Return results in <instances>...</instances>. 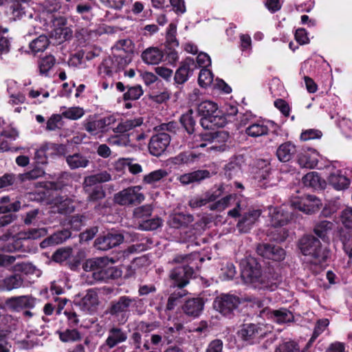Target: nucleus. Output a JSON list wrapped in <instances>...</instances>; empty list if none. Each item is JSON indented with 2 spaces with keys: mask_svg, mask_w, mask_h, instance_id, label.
Here are the masks:
<instances>
[{
  "mask_svg": "<svg viewBox=\"0 0 352 352\" xmlns=\"http://www.w3.org/2000/svg\"><path fill=\"white\" fill-rule=\"evenodd\" d=\"M241 278L248 285L255 288L274 290L278 281V276L271 273L261 272L260 264L254 258L241 262Z\"/></svg>",
  "mask_w": 352,
  "mask_h": 352,
  "instance_id": "nucleus-1",
  "label": "nucleus"
},
{
  "mask_svg": "<svg viewBox=\"0 0 352 352\" xmlns=\"http://www.w3.org/2000/svg\"><path fill=\"white\" fill-rule=\"evenodd\" d=\"M299 248L302 254L308 257V260L314 265H322L329 255L327 249L313 235L302 237L299 241Z\"/></svg>",
  "mask_w": 352,
  "mask_h": 352,
  "instance_id": "nucleus-2",
  "label": "nucleus"
},
{
  "mask_svg": "<svg viewBox=\"0 0 352 352\" xmlns=\"http://www.w3.org/2000/svg\"><path fill=\"white\" fill-rule=\"evenodd\" d=\"M192 138V142H188L189 148L207 147L208 151L221 152L226 148V143L228 139V134L224 131H219L214 134L205 133L195 135Z\"/></svg>",
  "mask_w": 352,
  "mask_h": 352,
  "instance_id": "nucleus-3",
  "label": "nucleus"
},
{
  "mask_svg": "<svg viewBox=\"0 0 352 352\" xmlns=\"http://www.w3.org/2000/svg\"><path fill=\"white\" fill-rule=\"evenodd\" d=\"M190 259V255H177L173 259V263L182 264L181 266L172 270L170 274L174 287L182 288L188 283V280L193 274L192 267L188 265Z\"/></svg>",
  "mask_w": 352,
  "mask_h": 352,
  "instance_id": "nucleus-4",
  "label": "nucleus"
},
{
  "mask_svg": "<svg viewBox=\"0 0 352 352\" xmlns=\"http://www.w3.org/2000/svg\"><path fill=\"white\" fill-rule=\"evenodd\" d=\"M197 111L203 116L201 119L203 127H223L225 125V119L219 115L216 103L210 100L203 101L198 105Z\"/></svg>",
  "mask_w": 352,
  "mask_h": 352,
  "instance_id": "nucleus-5",
  "label": "nucleus"
},
{
  "mask_svg": "<svg viewBox=\"0 0 352 352\" xmlns=\"http://www.w3.org/2000/svg\"><path fill=\"white\" fill-rule=\"evenodd\" d=\"M241 303L240 298L230 294H221L213 302V308L225 316H231Z\"/></svg>",
  "mask_w": 352,
  "mask_h": 352,
  "instance_id": "nucleus-6",
  "label": "nucleus"
},
{
  "mask_svg": "<svg viewBox=\"0 0 352 352\" xmlns=\"http://www.w3.org/2000/svg\"><path fill=\"white\" fill-rule=\"evenodd\" d=\"M136 302V299L127 296H120L118 300L111 302L109 309V313L111 316H120L121 319L119 321L124 323L128 319L126 314L130 311V308Z\"/></svg>",
  "mask_w": 352,
  "mask_h": 352,
  "instance_id": "nucleus-7",
  "label": "nucleus"
},
{
  "mask_svg": "<svg viewBox=\"0 0 352 352\" xmlns=\"http://www.w3.org/2000/svg\"><path fill=\"white\" fill-rule=\"evenodd\" d=\"M111 176L107 171H102L98 174L85 177L84 180V188L86 191L93 190V194L89 198H102L103 192L99 186H95L98 183L106 182L111 180Z\"/></svg>",
  "mask_w": 352,
  "mask_h": 352,
  "instance_id": "nucleus-8",
  "label": "nucleus"
},
{
  "mask_svg": "<svg viewBox=\"0 0 352 352\" xmlns=\"http://www.w3.org/2000/svg\"><path fill=\"white\" fill-rule=\"evenodd\" d=\"M131 61V57L130 55L122 54L120 52V54L105 59L102 65L106 69V73L110 74L112 72H117L123 69Z\"/></svg>",
  "mask_w": 352,
  "mask_h": 352,
  "instance_id": "nucleus-9",
  "label": "nucleus"
},
{
  "mask_svg": "<svg viewBox=\"0 0 352 352\" xmlns=\"http://www.w3.org/2000/svg\"><path fill=\"white\" fill-rule=\"evenodd\" d=\"M170 142V137L166 133H160L151 137L148 149L154 156L161 155L167 148Z\"/></svg>",
  "mask_w": 352,
  "mask_h": 352,
  "instance_id": "nucleus-10",
  "label": "nucleus"
},
{
  "mask_svg": "<svg viewBox=\"0 0 352 352\" xmlns=\"http://www.w3.org/2000/svg\"><path fill=\"white\" fill-rule=\"evenodd\" d=\"M257 253L267 259L275 261H283L285 258V251L278 245L267 243L258 244L256 248Z\"/></svg>",
  "mask_w": 352,
  "mask_h": 352,
  "instance_id": "nucleus-11",
  "label": "nucleus"
},
{
  "mask_svg": "<svg viewBox=\"0 0 352 352\" xmlns=\"http://www.w3.org/2000/svg\"><path fill=\"white\" fill-rule=\"evenodd\" d=\"M47 234L45 228H34L30 229L28 232H19L15 236H13L12 240L14 241L12 246L8 245L6 250L12 252L19 250L21 248V240L25 239H36L41 236H44Z\"/></svg>",
  "mask_w": 352,
  "mask_h": 352,
  "instance_id": "nucleus-12",
  "label": "nucleus"
},
{
  "mask_svg": "<svg viewBox=\"0 0 352 352\" xmlns=\"http://www.w3.org/2000/svg\"><path fill=\"white\" fill-rule=\"evenodd\" d=\"M98 302L97 292L94 289H89L76 305L85 314H92L96 311Z\"/></svg>",
  "mask_w": 352,
  "mask_h": 352,
  "instance_id": "nucleus-13",
  "label": "nucleus"
},
{
  "mask_svg": "<svg viewBox=\"0 0 352 352\" xmlns=\"http://www.w3.org/2000/svg\"><path fill=\"white\" fill-rule=\"evenodd\" d=\"M196 69L197 65L194 60L191 58H186L175 72L174 77L175 82L177 84L184 83L188 80Z\"/></svg>",
  "mask_w": 352,
  "mask_h": 352,
  "instance_id": "nucleus-14",
  "label": "nucleus"
},
{
  "mask_svg": "<svg viewBox=\"0 0 352 352\" xmlns=\"http://www.w3.org/2000/svg\"><path fill=\"white\" fill-rule=\"evenodd\" d=\"M124 239V236L119 233H108L107 234L98 237L95 241V246L97 249L106 251L120 245Z\"/></svg>",
  "mask_w": 352,
  "mask_h": 352,
  "instance_id": "nucleus-15",
  "label": "nucleus"
},
{
  "mask_svg": "<svg viewBox=\"0 0 352 352\" xmlns=\"http://www.w3.org/2000/svg\"><path fill=\"white\" fill-rule=\"evenodd\" d=\"M36 299L30 296H21L8 298L5 305L7 308L18 311L24 308H33L36 305Z\"/></svg>",
  "mask_w": 352,
  "mask_h": 352,
  "instance_id": "nucleus-16",
  "label": "nucleus"
},
{
  "mask_svg": "<svg viewBox=\"0 0 352 352\" xmlns=\"http://www.w3.org/2000/svg\"><path fill=\"white\" fill-rule=\"evenodd\" d=\"M128 338L127 333L122 329L113 327L108 331L107 338L102 347L113 349L117 345L126 341Z\"/></svg>",
  "mask_w": 352,
  "mask_h": 352,
  "instance_id": "nucleus-17",
  "label": "nucleus"
},
{
  "mask_svg": "<svg viewBox=\"0 0 352 352\" xmlns=\"http://www.w3.org/2000/svg\"><path fill=\"white\" fill-rule=\"evenodd\" d=\"M260 315L262 317H267L279 324L290 322L293 319L292 312L284 308L277 310L265 308L261 311Z\"/></svg>",
  "mask_w": 352,
  "mask_h": 352,
  "instance_id": "nucleus-18",
  "label": "nucleus"
},
{
  "mask_svg": "<svg viewBox=\"0 0 352 352\" xmlns=\"http://www.w3.org/2000/svg\"><path fill=\"white\" fill-rule=\"evenodd\" d=\"M269 214L274 226H283L293 219L292 213L285 211L282 208L270 207Z\"/></svg>",
  "mask_w": 352,
  "mask_h": 352,
  "instance_id": "nucleus-19",
  "label": "nucleus"
},
{
  "mask_svg": "<svg viewBox=\"0 0 352 352\" xmlns=\"http://www.w3.org/2000/svg\"><path fill=\"white\" fill-rule=\"evenodd\" d=\"M204 301L201 298H192L185 301L182 305L183 312L188 316L197 318L202 312Z\"/></svg>",
  "mask_w": 352,
  "mask_h": 352,
  "instance_id": "nucleus-20",
  "label": "nucleus"
},
{
  "mask_svg": "<svg viewBox=\"0 0 352 352\" xmlns=\"http://www.w3.org/2000/svg\"><path fill=\"white\" fill-rule=\"evenodd\" d=\"M21 208V203L19 201L9 205H2L0 206V226H6L12 223L16 218V216L10 212L18 211Z\"/></svg>",
  "mask_w": 352,
  "mask_h": 352,
  "instance_id": "nucleus-21",
  "label": "nucleus"
},
{
  "mask_svg": "<svg viewBox=\"0 0 352 352\" xmlns=\"http://www.w3.org/2000/svg\"><path fill=\"white\" fill-rule=\"evenodd\" d=\"M270 128L265 121L257 120L252 122L245 128V134L253 138L267 135L269 133Z\"/></svg>",
  "mask_w": 352,
  "mask_h": 352,
  "instance_id": "nucleus-22",
  "label": "nucleus"
},
{
  "mask_svg": "<svg viewBox=\"0 0 352 352\" xmlns=\"http://www.w3.org/2000/svg\"><path fill=\"white\" fill-rule=\"evenodd\" d=\"M109 258L107 257H99L96 258L87 259L82 265L83 270L87 272L91 273V278L88 280L89 284H94L96 282L94 280V274L100 272V267L107 263Z\"/></svg>",
  "mask_w": 352,
  "mask_h": 352,
  "instance_id": "nucleus-23",
  "label": "nucleus"
},
{
  "mask_svg": "<svg viewBox=\"0 0 352 352\" xmlns=\"http://www.w3.org/2000/svg\"><path fill=\"white\" fill-rule=\"evenodd\" d=\"M23 285V279L19 274H11L0 279V291L10 292Z\"/></svg>",
  "mask_w": 352,
  "mask_h": 352,
  "instance_id": "nucleus-24",
  "label": "nucleus"
},
{
  "mask_svg": "<svg viewBox=\"0 0 352 352\" xmlns=\"http://www.w3.org/2000/svg\"><path fill=\"white\" fill-rule=\"evenodd\" d=\"M261 214V210H252L244 213L237 223L238 228L242 232H248L256 223Z\"/></svg>",
  "mask_w": 352,
  "mask_h": 352,
  "instance_id": "nucleus-25",
  "label": "nucleus"
},
{
  "mask_svg": "<svg viewBox=\"0 0 352 352\" xmlns=\"http://www.w3.org/2000/svg\"><path fill=\"white\" fill-rule=\"evenodd\" d=\"M318 153L314 149H309L298 154V163L302 168H314L318 162Z\"/></svg>",
  "mask_w": 352,
  "mask_h": 352,
  "instance_id": "nucleus-26",
  "label": "nucleus"
},
{
  "mask_svg": "<svg viewBox=\"0 0 352 352\" xmlns=\"http://www.w3.org/2000/svg\"><path fill=\"white\" fill-rule=\"evenodd\" d=\"M210 172L207 170H197L191 173H185L177 176V180L183 185H188L195 182H199L201 180L208 178Z\"/></svg>",
  "mask_w": 352,
  "mask_h": 352,
  "instance_id": "nucleus-27",
  "label": "nucleus"
},
{
  "mask_svg": "<svg viewBox=\"0 0 352 352\" xmlns=\"http://www.w3.org/2000/svg\"><path fill=\"white\" fill-rule=\"evenodd\" d=\"M164 57L162 50L155 47H150L144 50L141 54L143 62L147 65H157Z\"/></svg>",
  "mask_w": 352,
  "mask_h": 352,
  "instance_id": "nucleus-28",
  "label": "nucleus"
},
{
  "mask_svg": "<svg viewBox=\"0 0 352 352\" xmlns=\"http://www.w3.org/2000/svg\"><path fill=\"white\" fill-rule=\"evenodd\" d=\"M109 261L104 263V265L100 267V272L94 274V280L98 281H106L108 279H114L121 275V272L117 268L108 266Z\"/></svg>",
  "mask_w": 352,
  "mask_h": 352,
  "instance_id": "nucleus-29",
  "label": "nucleus"
},
{
  "mask_svg": "<svg viewBox=\"0 0 352 352\" xmlns=\"http://www.w3.org/2000/svg\"><path fill=\"white\" fill-rule=\"evenodd\" d=\"M296 153V147L291 142L281 144L276 150V156L280 162L290 161Z\"/></svg>",
  "mask_w": 352,
  "mask_h": 352,
  "instance_id": "nucleus-30",
  "label": "nucleus"
},
{
  "mask_svg": "<svg viewBox=\"0 0 352 352\" xmlns=\"http://www.w3.org/2000/svg\"><path fill=\"white\" fill-rule=\"evenodd\" d=\"M320 199H301L291 204V207L305 214H312L318 210Z\"/></svg>",
  "mask_w": 352,
  "mask_h": 352,
  "instance_id": "nucleus-31",
  "label": "nucleus"
},
{
  "mask_svg": "<svg viewBox=\"0 0 352 352\" xmlns=\"http://www.w3.org/2000/svg\"><path fill=\"white\" fill-rule=\"evenodd\" d=\"M143 120L141 118L122 120L116 127L113 129V131L116 133H125L137 126H140Z\"/></svg>",
  "mask_w": 352,
  "mask_h": 352,
  "instance_id": "nucleus-32",
  "label": "nucleus"
},
{
  "mask_svg": "<svg viewBox=\"0 0 352 352\" xmlns=\"http://www.w3.org/2000/svg\"><path fill=\"white\" fill-rule=\"evenodd\" d=\"M214 199H190L189 206L192 208H197L202 206H206L211 210H221L224 208V203L219 200L216 202H212Z\"/></svg>",
  "mask_w": 352,
  "mask_h": 352,
  "instance_id": "nucleus-33",
  "label": "nucleus"
},
{
  "mask_svg": "<svg viewBox=\"0 0 352 352\" xmlns=\"http://www.w3.org/2000/svg\"><path fill=\"white\" fill-rule=\"evenodd\" d=\"M302 182L307 187H310L314 190H323L326 186L324 180H321L317 173L311 172L305 175L302 178Z\"/></svg>",
  "mask_w": 352,
  "mask_h": 352,
  "instance_id": "nucleus-34",
  "label": "nucleus"
},
{
  "mask_svg": "<svg viewBox=\"0 0 352 352\" xmlns=\"http://www.w3.org/2000/svg\"><path fill=\"white\" fill-rule=\"evenodd\" d=\"M239 335L243 340L248 342L263 336L261 328L254 324L245 325L239 332Z\"/></svg>",
  "mask_w": 352,
  "mask_h": 352,
  "instance_id": "nucleus-35",
  "label": "nucleus"
},
{
  "mask_svg": "<svg viewBox=\"0 0 352 352\" xmlns=\"http://www.w3.org/2000/svg\"><path fill=\"white\" fill-rule=\"evenodd\" d=\"M71 236V232L68 230H64L54 233L50 237L43 241L41 246L45 248L49 245H58L63 243Z\"/></svg>",
  "mask_w": 352,
  "mask_h": 352,
  "instance_id": "nucleus-36",
  "label": "nucleus"
},
{
  "mask_svg": "<svg viewBox=\"0 0 352 352\" xmlns=\"http://www.w3.org/2000/svg\"><path fill=\"white\" fill-rule=\"evenodd\" d=\"M66 162L71 169L86 168L89 164L88 158L80 153L68 155L66 157Z\"/></svg>",
  "mask_w": 352,
  "mask_h": 352,
  "instance_id": "nucleus-37",
  "label": "nucleus"
},
{
  "mask_svg": "<svg viewBox=\"0 0 352 352\" xmlns=\"http://www.w3.org/2000/svg\"><path fill=\"white\" fill-rule=\"evenodd\" d=\"M193 220L194 218L191 214L178 213L170 217L169 224L173 228H179L188 226Z\"/></svg>",
  "mask_w": 352,
  "mask_h": 352,
  "instance_id": "nucleus-38",
  "label": "nucleus"
},
{
  "mask_svg": "<svg viewBox=\"0 0 352 352\" xmlns=\"http://www.w3.org/2000/svg\"><path fill=\"white\" fill-rule=\"evenodd\" d=\"M329 182L336 190H343L347 188L350 183L349 179L342 175L338 170L329 175Z\"/></svg>",
  "mask_w": 352,
  "mask_h": 352,
  "instance_id": "nucleus-39",
  "label": "nucleus"
},
{
  "mask_svg": "<svg viewBox=\"0 0 352 352\" xmlns=\"http://www.w3.org/2000/svg\"><path fill=\"white\" fill-rule=\"evenodd\" d=\"M334 228L335 224L333 222L324 220L315 225L314 232L318 237L324 239Z\"/></svg>",
  "mask_w": 352,
  "mask_h": 352,
  "instance_id": "nucleus-40",
  "label": "nucleus"
},
{
  "mask_svg": "<svg viewBox=\"0 0 352 352\" xmlns=\"http://www.w3.org/2000/svg\"><path fill=\"white\" fill-rule=\"evenodd\" d=\"M115 164L117 170H121L127 166L129 171L134 175L142 171V166L139 164L132 163V159L130 158H120L116 162Z\"/></svg>",
  "mask_w": 352,
  "mask_h": 352,
  "instance_id": "nucleus-41",
  "label": "nucleus"
},
{
  "mask_svg": "<svg viewBox=\"0 0 352 352\" xmlns=\"http://www.w3.org/2000/svg\"><path fill=\"white\" fill-rule=\"evenodd\" d=\"M180 122L188 133L192 135L194 132L196 123L192 110L190 109L186 113L183 114L180 118Z\"/></svg>",
  "mask_w": 352,
  "mask_h": 352,
  "instance_id": "nucleus-42",
  "label": "nucleus"
},
{
  "mask_svg": "<svg viewBox=\"0 0 352 352\" xmlns=\"http://www.w3.org/2000/svg\"><path fill=\"white\" fill-rule=\"evenodd\" d=\"M83 126L91 135H96L104 131L100 120H86L83 122Z\"/></svg>",
  "mask_w": 352,
  "mask_h": 352,
  "instance_id": "nucleus-43",
  "label": "nucleus"
},
{
  "mask_svg": "<svg viewBox=\"0 0 352 352\" xmlns=\"http://www.w3.org/2000/svg\"><path fill=\"white\" fill-rule=\"evenodd\" d=\"M59 339L63 342H73L81 339L80 332L76 329H67L63 331H58Z\"/></svg>",
  "mask_w": 352,
  "mask_h": 352,
  "instance_id": "nucleus-44",
  "label": "nucleus"
},
{
  "mask_svg": "<svg viewBox=\"0 0 352 352\" xmlns=\"http://www.w3.org/2000/svg\"><path fill=\"white\" fill-rule=\"evenodd\" d=\"M199 158V155L193 153H181L172 159V162L175 165L188 164L193 163Z\"/></svg>",
  "mask_w": 352,
  "mask_h": 352,
  "instance_id": "nucleus-45",
  "label": "nucleus"
},
{
  "mask_svg": "<svg viewBox=\"0 0 352 352\" xmlns=\"http://www.w3.org/2000/svg\"><path fill=\"white\" fill-rule=\"evenodd\" d=\"M61 113L64 118L75 120L82 118L85 114V111L82 108L79 107H63Z\"/></svg>",
  "mask_w": 352,
  "mask_h": 352,
  "instance_id": "nucleus-46",
  "label": "nucleus"
},
{
  "mask_svg": "<svg viewBox=\"0 0 352 352\" xmlns=\"http://www.w3.org/2000/svg\"><path fill=\"white\" fill-rule=\"evenodd\" d=\"M48 44L49 41L47 37L45 35H40L30 43V48L33 52L37 53L44 51Z\"/></svg>",
  "mask_w": 352,
  "mask_h": 352,
  "instance_id": "nucleus-47",
  "label": "nucleus"
},
{
  "mask_svg": "<svg viewBox=\"0 0 352 352\" xmlns=\"http://www.w3.org/2000/svg\"><path fill=\"white\" fill-rule=\"evenodd\" d=\"M329 322L328 319H322L319 320L314 328V331L312 336L307 344L306 347L309 348L313 342L316 340V339L325 330V329L329 325Z\"/></svg>",
  "mask_w": 352,
  "mask_h": 352,
  "instance_id": "nucleus-48",
  "label": "nucleus"
},
{
  "mask_svg": "<svg viewBox=\"0 0 352 352\" xmlns=\"http://www.w3.org/2000/svg\"><path fill=\"white\" fill-rule=\"evenodd\" d=\"M111 145L127 147L131 145L129 135H114L108 139Z\"/></svg>",
  "mask_w": 352,
  "mask_h": 352,
  "instance_id": "nucleus-49",
  "label": "nucleus"
},
{
  "mask_svg": "<svg viewBox=\"0 0 352 352\" xmlns=\"http://www.w3.org/2000/svg\"><path fill=\"white\" fill-rule=\"evenodd\" d=\"M198 82L202 87H207L208 86L212 85L213 82V74L211 71L203 68L199 72Z\"/></svg>",
  "mask_w": 352,
  "mask_h": 352,
  "instance_id": "nucleus-50",
  "label": "nucleus"
},
{
  "mask_svg": "<svg viewBox=\"0 0 352 352\" xmlns=\"http://www.w3.org/2000/svg\"><path fill=\"white\" fill-rule=\"evenodd\" d=\"M56 62L53 56H46L39 63V70L41 74L47 76L49 71L53 67Z\"/></svg>",
  "mask_w": 352,
  "mask_h": 352,
  "instance_id": "nucleus-51",
  "label": "nucleus"
},
{
  "mask_svg": "<svg viewBox=\"0 0 352 352\" xmlns=\"http://www.w3.org/2000/svg\"><path fill=\"white\" fill-rule=\"evenodd\" d=\"M241 166L240 160L236 158L231 160L228 164H226L225 170L226 175L228 177L231 178L233 176L237 175L241 172Z\"/></svg>",
  "mask_w": 352,
  "mask_h": 352,
  "instance_id": "nucleus-52",
  "label": "nucleus"
},
{
  "mask_svg": "<svg viewBox=\"0 0 352 352\" xmlns=\"http://www.w3.org/2000/svg\"><path fill=\"white\" fill-rule=\"evenodd\" d=\"M43 174L44 170L42 168L37 167L28 173L18 175L17 178L19 182H23L26 180L37 179L43 175Z\"/></svg>",
  "mask_w": 352,
  "mask_h": 352,
  "instance_id": "nucleus-53",
  "label": "nucleus"
},
{
  "mask_svg": "<svg viewBox=\"0 0 352 352\" xmlns=\"http://www.w3.org/2000/svg\"><path fill=\"white\" fill-rule=\"evenodd\" d=\"M143 94V90L140 85L129 87L127 91L124 94V100H135L140 98Z\"/></svg>",
  "mask_w": 352,
  "mask_h": 352,
  "instance_id": "nucleus-54",
  "label": "nucleus"
},
{
  "mask_svg": "<svg viewBox=\"0 0 352 352\" xmlns=\"http://www.w3.org/2000/svg\"><path fill=\"white\" fill-rule=\"evenodd\" d=\"M72 252V250L69 248H60L54 253L52 258L55 262L62 263L70 258Z\"/></svg>",
  "mask_w": 352,
  "mask_h": 352,
  "instance_id": "nucleus-55",
  "label": "nucleus"
},
{
  "mask_svg": "<svg viewBox=\"0 0 352 352\" xmlns=\"http://www.w3.org/2000/svg\"><path fill=\"white\" fill-rule=\"evenodd\" d=\"M140 190L141 187L139 186L124 190L120 192L119 198H142L144 196L140 192Z\"/></svg>",
  "mask_w": 352,
  "mask_h": 352,
  "instance_id": "nucleus-56",
  "label": "nucleus"
},
{
  "mask_svg": "<svg viewBox=\"0 0 352 352\" xmlns=\"http://www.w3.org/2000/svg\"><path fill=\"white\" fill-rule=\"evenodd\" d=\"M167 175V172L162 169H159L150 173L144 177V181L148 184H152L160 181Z\"/></svg>",
  "mask_w": 352,
  "mask_h": 352,
  "instance_id": "nucleus-57",
  "label": "nucleus"
},
{
  "mask_svg": "<svg viewBox=\"0 0 352 352\" xmlns=\"http://www.w3.org/2000/svg\"><path fill=\"white\" fill-rule=\"evenodd\" d=\"M28 7V4L21 3L19 2L13 3L10 8L12 10V14L14 19H19L25 15Z\"/></svg>",
  "mask_w": 352,
  "mask_h": 352,
  "instance_id": "nucleus-58",
  "label": "nucleus"
},
{
  "mask_svg": "<svg viewBox=\"0 0 352 352\" xmlns=\"http://www.w3.org/2000/svg\"><path fill=\"white\" fill-rule=\"evenodd\" d=\"M340 219L346 229H352V208H348L342 210L340 214Z\"/></svg>",
  "mask_w": 352,
  "mask_h": 352,
  "instance_id": "nucleus-59",
  "label": "nucleus"
},
{
  "mask_svg": "<svg viewBox=\"0 0 352 352\" xmlns=\"http://www.w3.org/2000/svg\"><path fill=\"white\" fill-rule=\"evenodd\" d=\"M161 225L162 220L160 218H155L143 221L139 225V228L142 230H153L158 228Z\"/></svg>",
  "mask_w": 352,
  "mask_h": 352,
  "instance_id": "nucleus-60",
  "label": "nucleus"
},
{
  "mask_svg": "<svg viewBox=\"0 0 352 352\" xmlns=\"http://www.w3.org/2000/svg\"><path fill=\"white\" fill-rule=\"evenodd\" d=\"M152 207L145 205L136 208L133 211V215L136 219H144L151 215Z\"/></svg>",
  "mask_w": 352,
  "mask_h": 352,
  "instance_id": "nucleus-61",
  "label": "nucleus"
},
{
  "mask_svg": "<svg viewBox=\"0 0 352 352\" xmlns=\"http://www.w3.org/2000/svg\"><path fill=\"white\" fill-rule=\"evenodd\" d=\"M275 352H299V348L296 342L288 341L280 344Z\"/></svg>",
  "mask_w": 352,
  "mask_h": 352,
  "instance_id": "nucleus-62",
  "label": "nucleus"
},
{
  "mask_svg": "<svg viewBox=\"0 0 352 352\" xmlns=\"http://www.w3.org/2000/svg\"><path fill=\"white\" fill-rule=\"evenodd\" d=\"M62 114H54L47 122V129L49 131H54L62 126Z\"/></svg>",
  "mask_w": 352,
  "mask_h": 352,
  "instance_id": "nucleus-63",
  "label": "nucleus"
},
{
  "mask_svg": "<svg viewBox=\"0 0 352 352\" xmlns=\"http://www.w3.org/2000/svg\"><path fill=\"white\" fill-rule=\"evenodd\" d=\"M341 241H342L344 250L349 258V262L352 264V239L351 235H341Z\"/></svg>",
  "mask_w": 352,
  "mask_h": 352,
  "instance_id": "nucleus-64",
  "label": "nucleus"
}]
</instances>
